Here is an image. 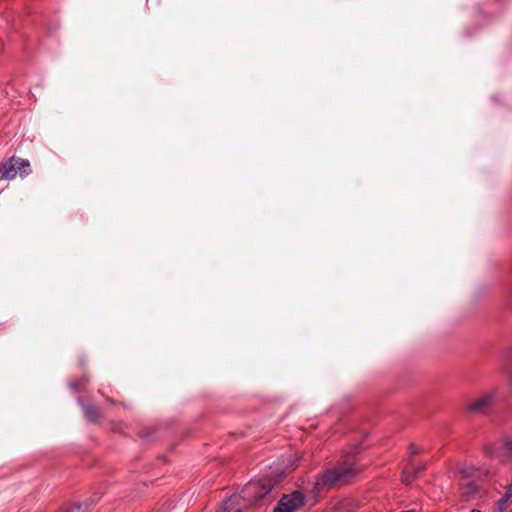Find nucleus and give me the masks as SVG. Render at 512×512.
I'll use <instances>...</instances> for the list:
<instances>
[{"label": "nucleus", "instance_id": "2eb2a0df", "mask_svg": "<svg viewBox=\"0 0 512 512\" xmlns=\"http://www.w3.org/2000/svg\"><path fill=\"white\" fill-rule=\"evenodd\" d=\"M511 500L512 497V483L507 487L505 494L503 495Z\"/></svg>", "mask_w": 512, "mask_h": 512}, {"label": "nucleus", "instance_id": "a211bd4d", "mask_svg": "<svg viewBox=\"0 0 512 512\" xmlns=\"http://www.w3.org/2000/svg\"><path fill=\"white\" fill-rule=\"evenodd\" d=\"M471 512H480V511H479V510L474 509V510H472Z\"/></svg>", "mask_w": 512, "mask_h": 512}, {"label": "nucleus", "instance_id": "39448f33", "mask_svg": "<svg viewBox=\"0 0 512 512\" xmlns=\"http://www.w3.org/2000/svg\"><path fill=\"white\" fill-rule=\"evenodd\" d=\"M303 500V495L298 491L284 495L273 512H294L303 505Z\"/></svg>", "mask_w": 512, "mask_h": 512}, {"label": "nucleus", "instance_id": "423d86ee", "mask_svg": "<svg viewBox=\"0 0 512 512\" xmlns=\"http://www.w3.org/2000/svg\"><path fill=\"white\" fill-rule=\"evenodd\" d=\"M250 506L243 497V492L234 494L224 501L222 507L217 512H241V510Z\"/></svg>", "mask_w": 512, "mask_h": 512}, {"label": "nucleus", "instance_id": "6e6552de", "mask_svg": "<svg viewBox=\"0 0 512 512\" xmlns=\"http://www.w3.org/2000/svg\"><path fill=\"white\" fill-rule=\"evenodd\" d=\"M17 175L14 157L0 163V180H11Z\"/></svg>", "mask_w": 512, "mask_h": 512}, {"label": "nucleus", "instance_id": "f03ea898", "mask_svg": "<svg viewBox=\"0 0 512 512\" xmlns=\"http://www.w3.org/2000/svg\"><path fill=\"white\" fill-rule=\"evenodd\" d=\"M273 485L270 480L249 482L242 489L243 497L249 505H255L271 492Z\"/></svg>", "mask_w": 512, "mask_h": 512}, {"label": "nucleus", "instance_id": "9d476101", "mask_svg": "<svg viewBox=\"0 0 512 512\" xmlns=\"http://www.w3.org/2000/svg\"><path fill=\"white\" fill-rule=\"evenodd\" d=\"M84 415L86 419L92 423H97L100 419V411L98 408L92 405H86L83 407Z\"/></svg>", "mask_w": 512, "mask_h": 512}, {"label": "nucleus", "instance_id": "ddd939ff", "mask_svg": "<svg viewBox=\"0 0 512 512\" xmlns=\"http://www.w3.org/2000/svg\"><path fill=\"white\" fill-rule=\"evenodd\" d=\"M17 173L19 172L21 176L28 175L30 173V163L28 160L14 158Z\"/></svg>", "mask_w": 512, "mask_h": 512}, {"label": "nucleus", "instance_id": "4468645a", "mask_svg": "<svg viewBox=\"0 0 512 512\" xmlns=\"http://www.w3.org/2000/svg\"><path fill=\"white\" fill-rule=\"evenodd\" d=\"M420 451H421L420 448L417 447L415 444H411L409 446V453L411 455H416V454L420 453Z\"/></svg>", "mask_w": 512, "mask_h": 512}, {"label": "nucleus", "instance_id": "dca6fc26", "mask_svg": "<svg viewBox=\"0 0 512 512\" xmlns=\"http://www.w3.org/2000/svg\"><path fill=\"white\" fill-rule=\"evenodd\" d=\"M505 372L508 374L509 376V383L510 385H512V374H510L508 371L505 370Z\"/></svg>", "mask_w": 512, "mask_h": 512}, {"label": "nucleus", "instance_id": "20e7f679", "mask_svg": "<svg viewBox=\"0 0 512 512\" xmlns=\"http://www.w3.org/2000/svg\"><path fill=\"white\" fill-rule=\"evenodd\" d=\"M497 393V389L494 388L472 399L467 404V411L472 414H485L495 403Z\"/></svg>", "mask_w": 512, "mask_h": 512}, {"label": "nucleus", "instance_id": "1a4fd4ad", "mask_svg": "<svg viewBox=\"0 0 512 512\" xmlns=\"http://www.w3.org/2000/svg\"><path fill=\"white\" fill-rule=\"evenodd\" d=\"M461 494L465 500L472 499L478 492V486L469 479H463L460 483Z\"/></svg>", "mask_w": 512, "mask_h": 512}, {"label": "nucleus", "instance_id": "f8f14e48", "mask_svg": "<svg viewBox=\"0 0 512 512\" xmlns=\"http://www.w3.org/2000/svg\"><path fill=\"white\" fill-rule=\"evenodd\" d=\"M94 502H95V500H91L89 502L85 501V502H81V503H75L72 506L63 508L60 512H84Z\"/></svg>", "mask_w": 512, "mask_h": 512}, {"label": "nucleus", "instance_id": "7ed1b4c3", "mask_svg": "<svg viewBox=\"0 0 512 512\" xmlns=\"http://www.w3.org/2000/svg\"><path fill=\"white\" fill-rule=\"evenodd\" d=\"M485 454L501 462H512V438H504L498 443L485 446Z\"/></svg>", "mask_w": 512, "mask_h": 512}, {"label": "nucleus", "instance_id": "9b49d317", "mask_svg": "<svg viewBox=\"0 0 512 512\" xmlns=\"http://www.w3.org/2000/svg\"><path fill=\"white\" fill-rule=\"evenodd\" d=\"M511 505L512 500L503 496L497 501L496 506L493 509V512H511Z\"/></svg>", "mask_w": 512, "mask_h": 512}, {"label": "nucleus", "instance_id": "f3484780", "mask_svg": "<svg viewBox=\"0 0 512 512\" xmlns=\"http://www.w3.org/2000/svg\"><path fill=\"white\" fill-rule=\"evenodd\" d=\"M509 297L512 300V291L509 293Z\"/></svg>", "mask_w": 512, "mask_h": 512}, {"label": "nucleus", "instance_id": "0eeeda50", "mask_svg": "<svg viewBox=\"0 0 512 512\" xmlns=\"http://www.w3.org/2000/svg\"><path fill=\"white\" fill-rule=\"evenodd\" d=\"M426 469V464L423 462H409L402 472V481L410 484L415 478Z\"/></svg>", "mask_w": 512, "mask_h": 512}, {"label": "nucleus", "instance_id": "f257e3e1", "mask_svg": "<svg viewBox=\"0 0 512 512\" xmlns=\"http://www.w3.org/2000/svg\"><path fill=\"white\" fill-rule=\"evenodd\" d=\"M359 469L355 463L347 459L343 463L333 468L325 470L315 481V489L320 492L329 490L338 484H345L353 478Z\"/></svg>", "mask_w": 512, "mask_h": 512}]
</instances>
